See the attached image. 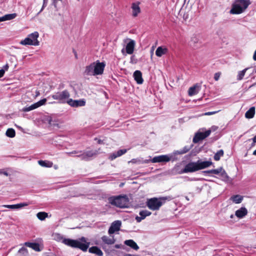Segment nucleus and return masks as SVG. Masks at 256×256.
I'll return each mask as SVG.
<instances>
[{
  "label": "nucleus",
  "instance_id": "f257e3e1",
  "mask_svg": "<svg viewBox=\"0 0 256 256\" xmlns=\"http://www.w3.org/2000/svg\"><path fill=\"white\" fill-rule=\"evenodd\" d=\"M212 162L211 161L198 160L196 162H192L187 164L183 170V172L185 173L192 172L207 168L212 165Z\"/></svg>",
  "mask_w": 256,
  "mask_h": 256
},
{
  "label": "nucleus",
  "instance_id": "f03ea898",
  "mask_svg": "<svg viewBox=\"0 0 256 256\" xmlns=\"http://www.w3.org/2000/svg\"><path fill=\"white\" fill-rule=\"evenodd\" d=\"M62 242L67 246L78 248L83 251H86L90 246V242H88L84 237L76 240L64 238L62 240Z\"/></svg>",
  "mask_w": 256,
  "mask_h": 256
},
{
  "label": "nucleus",
  "instance_id": "7ed1b4c3",
  "mask_svg": "<svg viewBox=\"0 0 256 256\" xmlns=\"http://www.w3.org/2000/svg\"><path fill=\"white\" fill-rule=\"evenodd\" d=\"M105 64L104 62H93L86 66L84 72L89 76H96L103 73Z\"/></svg>",
  "mask_w": 256,
  "mask_h": 256
},
{
  "label": "nucleus",
  "instance_id": "20e7f679",
  "mask_svg": "<svg viewBox=\"0 0 256 256\" xmlns=\"http://www.w3.org/2000/svg\"><path fill=\"white\" fill-rule=\"evenodd\" d=\"M250 4L249 0H236L233 3L230 12L234 14H242Z\"/></svg>",
  "mask_w": 256,
  "mask_h": 256
},
{
  "label": "nucleus",
  "instance_id": "39448f33",
  "mask_svg": "<svg viewBox=\"0 0 256 256\" xmlns=\"http://www.w3.org/2000/svg\"><path fill=\"white\" fill-rule=\"evenodd\" d=\"M193 3L190 0H184V4L180 10V14L183 16L185 20H189L192 16V10Z\"/></svg>",
  "mask_w": 256,
  "mask_h": 256
},
{
  "label": "nucleus",
  "instance_id": "423d86ee",
  "mask_svg": "<svg viewBox=\"0 0 256 256\" xmlns=\"http://www.w3.org/2000/svg\"><path fill=\"white\" fill-rule=\"evenodd\" d=\"M109 202L119 208H126L129 204V199L126 195L111 197L108 198Z\"/></svg>",
  "mask_w": 256,
  "mask_h": 256
},
{
  "label": "nucleus",
  "instance_id": "0eeeda50",
  "mask_svg": "<svg viewBox=\"0 0 256 256\" xmlns=\"http://www.w3.org/2000/svg\"><path fill=\"white\" fill-rule=\"evenodd\" d=\"M39 34L38 32H34L28 36L24 40H22L20 44L24 46H38L40 44V42L38 40Z\"/></svg>",
  "mask_w": 256,
  "mask_h": 256
},
{
  "label": "nucleus",
  "instance_id": "6e6552de",
  "mask_svg": "<svg viewBox=\"0 0 256 256\" xmlns=\"http://www.w3.org/2000/svg\"><path fill=\"white\" fill-rule=\"evenodd\" d=\"M164 200V198H152L147 200L146 205L150 210H156L160 209Z\"/></svg>",
  "mask_w": 256,
  "mask_h": 256
},
{
  "label": "nucleus",
  "instance_id": "1a4fd4ad",
  "mask_svg": "<svg viewBox=\"0 0 256 256\" xmlns=\"http://www.w3.org/2000/svg\"><path fill=\"white\" fill-rule=\"evenodd\" d=\"M124 42L126 44V49H122V52L124 55L126 54V52L128 54H131L134 52L136 42L134 40L126 38L124 40Z\"/></svg>",
  "mask_w": 256,
  "mask_h": 256
},
{
  "label": "nucleus",
  "instance_id": "9d476101",
  "mask_svg": "<svg viewBox=\"0 0 256 256\" xmlns=\"http://www.w3.org/2000/svg\"><path fill=\"white\" fill-rule=\"evenodd\" d=\"M70 94L66 90H64L60 92H58L52 96V98L54 100H58L62 102H66L69 100Z\"/></svg>",
  "mask_w": 256,
  "mask_h": 256
},
{
  "label": "nucleus",
  "instance_id": "9b49d317",
  "mask_svg": "<svg viewBox=\"0 0 256 256\" xmlns=\"http://www.w3.org/2000/svg\"><path fill=\"white\" fill-rule=\"evenodd\" d=\"M46 98H44L39 102L31 105L30 106L25 107L22 109V112H27L34 110L46 104Z\"/></svg>",
  "mask_w": 256,
  "mask_h": 256
},
{
  "label": "nucleus",
  "instance_id": "f8f14e48",
  "mask_svg": "<svg viewBox=\"0 0 256 256\" xmlns=\"http://www.w3.org/2000/svg\"><path fill=\"white\" fill-rule=\"evenodd\" d=\"M121 224L122 222L120 220H116L113 222L108 230V234H112L118 232L120 230Z\"/></svg>",
  "mask_w": 256,
  "mask_h": 256
},
{
  "label": "nucleus",
  "instance_id": "ddd939ff",
  "mask_svg": "<svg viewBox=\"0 0 256 256\" xmlns=\"http://www.w3.org/2000/svg\"><path fill=\"white\" fill-rule=\"evenodd\" d=\"M211 132L210 130H208L204 132H198L196 134L193 138V142L194 143L198 142L199 140L204 139L208 136Z\"/></svg>",
  "mask_w": 256,
  "mask_h": 256
},
{
  "label": "nucleus",
  "instance_id": "4468645a",
  "mask_svg": "<svg viewBox=\"0 0 256 256\" xmlns=\"http://www.w3.org/2000/svg\"><path fill=\"white\" fill-rule=\"evenodd\" d=\"M98 154V150H90L78 154V156L81 157L82 160H88L90 158L96 156Z\"/></svg>",
  "mask_w": 256,
  "mask_h": 256
},
{
  "label": "nucleus",
  "instance_id": "2eb2a0df",
  "mask_svg": "<svg viewBox=\"0 0 256 256\" xmlns=\"http://www.w3.org/2000/svg\"><path fill=\"white\" fill-rule=\"evenodd\" d=\"M170 160V158L166 155H162L154 157L152 160V162H168Z\"/></svg>",
  "mask_w": 256,
  "mask_h": 256
},
{
  "label": "nucleus",
  "instance_id": "dca6fc26",
  "mask_svg": "<svg viewBox=\"0 0 256 256\" xmlns=\"http://www.w3.org/2000/svg\"><path fill=\"white\" fill-rule=\"evenodd\" d=\"M152 214V212L148 210H143L140 212L139 216H136V220L137 222H140L142 220H144L147 216H149Z\"/></svg>",
  "mask_w": 256,
  "mask_h": 256
},
{
  "label": "nucleus",
  "instance_id": "f3484780",
  "mask_svg": "<svg viewBox=\"0 0 256 256\" xmlns=\"http://www.w3.org/2000/svg\"><path fill=\"white\" fill-rule=\"evenodd\" d=\"M28 204H29L27 202H23L12 205H3L2 206L11 209H18L24 206H26Z\"/></svg>",
  "mask_w": 256,
  "mask_h": 256
},
{
  "label": "nucleus",
  "instance_id": "a211bd4d",
  "mask_svg": "<svg viewBox=\"0 0 256 256\" xmlns=\"http://www.w3.org/2000/svg\"><path fill=\"white\" fill-rule=\"evenodd\" d=\"M68 103L72 106H83L85 104V102L84 100H72V99H70L69 100H68Z\"/></svg>",
  "mask_w": 256,
  "mask_h": 256
},
{
  "label": "nucleus",
  "instance_id": "6ab92c4d",
  "mask_svg": "<svg viewBox=\"0 0 256 256\" xmlns=\"http://www.w3.org/2000/svg\"><path fill=\"white\" fill-rule=\"evenodd\" d=\"M126 152V150H120L116 152L111 154L109 156V159L110 160H112L116 158L117 157L120 156L125 154Z\"/></svg>",
  "mask_w": 256,
  "mask_h": 256
},
{
  "label": "nucleus",
  "instance_id": "aec40b11",
  "mask_svg": "<svg viewBox=\"0 0 256 256\" xmlns=\"http://www.w3.org/2000/svg\"><path fill=\"white\" fill-rule=\"evenodd\" d=\"M248 214V210L246 208L242 207L236 210L235 215L238 218H242Z\"/></svg>",
  "mask_w": 256,
  "mask_h": 256
},
{
  "label": "nucleus",
  "instance_id": "412c9836",
  "mask_svg": "<svg viewBox=\"0 0 256 256\" xmlns=\"http://www.w3.org/2000/svg\"><path fill=\"white\" fill-rule=\"evenodd\" d=\"M168 52V50L164 46H158L156 51V54L158 57H161L166 54Z\"/></svg>",
  "mask_w": 256,
  "mask_h": 256
},
{
  "label": "nucleus",
  "instance_id": "4be33fe9",
  "mask_svg": "<svg viewBox=\"0 0 256 256\" xmlns=\"http://www.w3.org/2000/svg\"><path fill=\"white\" fill-rule=\"evenodd\" d=\"M134 77L138 84H142L144 80L142 78V74L140 70H136L134 72Z\"/></svg>",
  "mask_w": 256,
  "mask_h": 256
},
{
  "label": "nucleus",
  "instance_id": "5701e85b",
  "mask_svg": "<svg viewBox=\"0 0 256 256\" xmlns=\"http://www.w3.org/2000/svg\"><path fill=\"white\" fill-rule=\"evenodd\" d=\"M103 242L107 244H112L115 242V239L113 236L110 237L104 236L102 238Z\"/></svg>",
  "mask_w": 256,
  "mask_h": 256
},
{
  "label": "nucleus",
  "instance_id": "b1692460",
  "mask_svg": "<svg viewBox=\"0 0 256 256\" xmlns=\"http://www.w3.org/2000/svg\"><path fill=\"white\" fill-rule=\"evenodd\" d=\"M24 245L26 246L32 248L36 252H40L41 250L40 245L38 243L26 242L24 243Z\"/></svg>",
  "mask_w": 256,
  "mask_h": 256
},
{
  "label": "nucleus",
  "instance_id": "393cba45",
  "mask_svg": "<svg viewBox=\"0 0 256 256\" xmlns=\"http://www.w3.org/2000/svg\"><path fill=\"white\" fill-rule=\"evenodd\" d=\"M243 196L239 194H236L232 196L230 198V200H232L234 203L240 204L243 200Z\"/></svg>",
  "mask_w": 256,
  "mask_h": 256
},
{
  "label": "nucleus",
  "instance_id": "a878e982",
  "mask_svg": "<svg viewBox=\"0 0 256 256\" xmlns=\"http://www.w3.org/2000/svg\"><path fill=\"white\" fill-rule=\"evenodd\" d=\"M88 251L98 256H103L102 252L100 250V248H99L97 246H92V247L90 248H89Z\"/></svg>",
  "mask_w": 256,
  "mask_h": 256
},
{
  "label": "nucleus",
  "instance_id": "bb28decb",
  "mask_svg": "<svg viewBox=\"0 0 256 256\" xmlns=\"http://www.w3.org/2000/svg\"><path fill=\"white\" fill-rule=\"evenodd\" d=\"M124 244L135 250H138L139 248L137 244L132 240H125Z\"/></svg>",
  "mask_w": 256,
  "mask_h": 256
},
{
  "label": "nucleus",
  "instance_id": "cd10ccee",
  "mask_svg": "<svg viewBox=\"0 0 256 256\" xmlns=\"http://www.w3.org/2000/svg\"><path fill=\"white\" fill-rule=\"evenodd\" d=\"M16 14H8L0 18V22L11 20L14 18Z\"/></svg>",
  "mask_w": 256,
  "mask_h": 256
},
{
  "label": "nucleus",
  "instance_id": "c85d7f7f",
  "mask_svg": "<svg viewBox=\"0 0 256 256\" xmlns=\"http://www.w3.org/2000/svg\"><path fill=\"white\" fill-rule=\"evenodd\" d=\"M255 114V108H250L245 114V116L247 118H252L254 116Z\"/></svg>",
  "mask_w": 256,
  "mask_h": 256
},
{
  "label": "nucleus",
  "instance_id": "c756f323",
  "mask_svg": "<svg viewBox=\"0 0 256 256\" xmlns=\"http://www.w3.org/2000/svg\"><path fill=\"white\" fill-rule=\"evenodd\" d=\"M38 164L46 168H51L52 166V162L49 161L40 160L38 161Z\"/></svg>",
  "mask_w": 256,
  "mask_h": 256
},
{
  "label": "nucleus",
  "instance_id": "7c9ffc66",
  "mask_svg": "<svg viewBox=\"0 0 256 256\" xmlns=\"http://www.w3.org/2000/svg\"><path fill=\"white\" fill-rule=\"evenodd\" d=\"M198 86H194L190 87L188 91V94L190 96L195 95L198 93Z\"/></svg>",
  "mask_w": 256,
  "mask_h": 256
},
{
  "label": "nucleus",
  "instance_id": "2f4dec72",
  "mask_svg": "<svg viewBox=\"0 0 256 256\" xmlns=\"http://www.w3.org/2000/svg\"><path fill=\"white\" fill-rule=\"evenodd\" d=\"M132 16H136L140 12V8L136 4H133L132 6Z\"/></svg>",
  "mask_w": 256,
  "mask_h": 256
},
{
  "label": "nucleus",
  "instance_id": "473e14b6",
  "mask_svg": "<svg viewBox=\"0 0 256 256\" xmlns=\"http://www.w3.org/2000/svg\"><path fill=\"white\" fill-rule=\"evenodd\" d=\"M248 70H249L248 68H246L243 70H242L239 71L238 72V75H237V80H241L243 78L246 72Z\"/></svg>",
  "mask_w": 256,
  "mask_h": 256
},
{
  "label": "nucleus",
  "instance_id": "72a5a7b5",
  "mask_svg": "<svg viewBox=\"0 0 256 256\" xmlns=\"http://www.w3.org/2000/svg\"><path fill=\"white\" fill-rule=\"evenodd\" d=\"M36 216L40 220H44L48 217V214L46 212H39L36 214Z\"/></svg>",
  "mask_w": 256,
  "mask_h": 256
},
{
  "label": "nucleus",
  "instance_id": "f704fd0d",
  "mask_svg": "<svg viewBox=\"0 0 256 256\" xmlns=\"http://www.w3.org/2000/svg\"><path fill=\"white\" fill-rule=\"evenodd\" d=\"M220 176H221L222 180L224 181L227 182L229 180V176L227 174L226 171L223 169V168L221 172H220Z\"/></svg>",
  "mask_w": 256,
  "mask_h": 256
},
{
  "label": "nucleus",
  "instance_id": "c9c22d12",
  "mask_svg": "<svg viewBox=\"0 0 256 256\" xmlns=\"http://www.w3.org/2000/svg\"><path fill=\"white\" fill-rule=\"evenodd\" d=\"M222 167H220L218 169H214V170H209L204 171L203 172L204 173H212V174H220V172L222 171Z\"/></svg>",
  "mask_w": 256,
  "mask_h": 256
},
{
  "label": "nucleus",
  "instance_id": "e433bc0d",
  "mask_svg": "<svg viewBox=\"0 0 256 256\" xmlns=\"http://www.w3.org/2000/svg\"><path fill=\"white\" fill-rule=\"evenodd\" d=\"M6 134L9 138H14L16 135V132L14 129L8 128L7 130Z\"/></svg>",
  "mask_w": 256,
  "mask_h": 256
},
{
  "label": "nucleus",
  "instance_id": "4c0bfd02",
  "mask_svg": "<svg viewBox=\"0 0 256 256\" xmlns=\"http://www.w3.org/2000/svg\"><path fill=\"white\" fill-rule=\"evenodd\" d=\"M224 155V151L222 150H220L218 151L214 156V160L218 161L219 160L220 157Z\"/></svg>",
  "mask_w": 256,
  "mask_h": 256
},
{
  "label": "nucleus",
  "instance_id": "58836bf2",
  "mask_svg": "<svg viewBox=\"0 0 256 256\" xmlns=\"http://www.w3.org/2000/svg\"><path fill=\"white\" fill-rule=\"evenodd\" d=\"M149 162L148 160H146L144 161H142L140 159H132L130 161L128 162V163L132 162V163H148Z\"/></svg>",
  "mask_w": 256,
  "mask_h": 256
},
{
  "label": "nucleus",
  "instance_id": "ea45409f",
  "mask_svg": "<svg viewBox=\"0 0 256 256\" xmlns=\"http://www.w3.org/2000/svg\"><path fill=\"white\" fill-rule=\"evenodd\" d=\"M221 76V72H218L214 74V79L216 81H218L220 76Z\"/></svg>",
  "mask_w": 256,
  "mask_h": 256
},
{
  "label": "nucleus",
  "instance_id": "a19ab883",
  "mask_svg": "<svg viewBox=\"0 0 256 256\" xmlns=\"http://www.w3.org/2000/svg\"><path fill=\"white\" fill-rule=\"evenodd\" d=\"M189 150V148H184L182 151L178 152L180 154H184L186 153Z\"/></svg>",
  "mask_w": 256,
  "mask_h": 256
},
{
  "label": "nucleus",
  "instance_id": "79ce46f5",
  "mask_svg": "<svg viewBox=\"0 0 256 256\" xmlns=\"http://www.w3.org/2000/svg\"><path fill=\"white\" fill-rule=\"evenodd\" d=\"M217 112H207L204 114V115L205 116H210L214 114H215Z\"/></svg>",
  "mask_w": 256,
  "mask_h": 256
},
{
  "label": "nucleus",
  "instance_id": "37998d69",
  "mask_svg": "<svg viewBox=\"0 0 256 256\" xmlns=\"http://www.w3.org/2000/svg\"><path fill=\"white\" fill-rule=\"evenodd\" d=\"M4 70H0V78L4 76Z\"/></svg>",
  "mask_w": 256,
  "mask_h": 256
},
{
  "label": "nucleus",
  "instance_id": "c03bdc74",
  "mask_svg": "<svg viewBox=\"0 0 256 256\" xmlns=\"http://www.w3.org/2000/svg\"><path fill=\"white\" fill-rule=\"evenodd\" d=\"M255 143H256V136L253 138V144H252V146H254Z\"/></svg>",
  "mask_w": 256,
  "mask_h": 256
},
{
  "label": "nucleus",
  "instance_id": "a18cd8bd",
  "mask_svg": "<svg viewBox=\"0 0 256 256\" xmlns=\"http://www.w3.org/2000/svg\"><path fill=\"white\" fill-rule=\"evenodd\" d=\"M253 59L254 60H256V50H255V52H254V56H253Z\"/></svg>",
  "mask_w": 256,
  "mask_h": 256
},
{
  "label": "nucleus",
  "instance_id": "49530a36",
  "mask_svg": "<svg viewBox=\"0 0 256 256\" xmlns=\"http://www.w3.org/2000/svg\"><path fill=\"white\" fill-rule=\"evenodd\" d=\"M4 68L5 70H8V64H6L4 66Z\"/></svg>",
  "mask_w": 256,
  "mask_h": 256
},
{
  "label": "nucleus",
  "instance_id": "de8ad7c7",
  "mask_svg": "<svg viewBox=\"0 0 256 256\" xmlns=\"http://www.w3.org/2000/svg\"><path fill=\"white\" fill-rule=\"evenodd\" d=\"M26 250V248H21L19 250L18 252H20L22 251V250Z\"/></svg>",
  "mask_w": 256,
  "mask_h": 256
},
{
  "label": "nucleus",
  "instance_id": "09e8293b",
  "mask_svg": "<svg viewBox=\"0 0 256 256\" xmlns=\"http://www.w3.org/2000/svg\"><path fill=\"white\" fill-rule=\"evenodd\" d=\"M2 174L6 176H8V173L6 172H4Z\"/></svg>",
  "mask_w": 256,
  "mask_h": 256
},
{
  "label": "nucleus",
  "instance_id": "8fccbe9b",
  "mask_svg": "<svg viewBox=\"0 0 256 256\" xmlns=\"http://www.w3.org/2000/svg\"><path fill=\"white\" fill-rule=\"evenodd\" d=\"M154 50V47L153 46V47L152 48V50H151V56H152V54H153Z\"/></svg>",
  "mask_w": 256,
  "mask_h": 256
},
{
  "label": "nucleus",
  "instance_id": "3c124183",
  "mask_svg": "<svg viewBox=\"0 0 256 256\" xmlns=\"http://www.w3.org/2000/svg\"><path fill=\"white\" fill-rule=\"evenodd\" d=\"M115 246V248H120V246H119V245H118V244H116V245H115V246Z\"/></svg>",
  "mask_w": 256,
  "mask_h": 256
},
{
  "label": "nucleus",
  "instance_id": "603ef678",
  "mask_svg": "<svg viewBox=\"0 0 256 256\" xmlns=\"http://www.w3.org/2000/svg\"><path fill=\"white\" fill-rule=\"evenodd\" d=\"M98 144H102V141L100 140H98Z\"/></svg>",
  "mask_w": 256,
  "mask_h": 256
},
{
  "label": "nucleus",
  "instance_id": "864d4df0",
  "mask_svg": "<svg viewBox=\"0 0 256 256\" xmlns=\"http://www.w3.org/2000/svg\"><path fill=\"white\" fill-rule=\"evenodd\" d=\"M36 96H37L40 95V92H36Z\"/></svg>",
  "mask_w": 256,
  "mask_h": 256
},
{
  "label": "nucleus",
  "instance_id": "5fc2aeb1",
  "mask_svg": "<svg viewBox=\"0 0 256 256\" xmlns=\"http://www.w3.org/2000/svg\"><path fill=\"white\" fill-rule=\"evenodd\" d=\"M253 154L256 156V150L254 151Z\"/></svg>",
  "mask_w": 256,
  "mask_h": 256
},
{
  "label": "nucleus",
  "instance_id": "6e6d98bb",
  "mask_svg": "<svg viewBox=\"0 0 256 256\" xmlns=\"http://www.w3.org/2000/svg\"><path fill=\"white\" fill-rule=\"evenodd\" d=\"M49 124H50V125L52 124H51V120H49Z\"/></svg>",
  "mask_w": 256,
  "mask_h": 256
},
{
  "label": "nucleus",
  "instance_id": "4d7b16f0",
  "mask_svg": "<svg viewBox=\"0 0 256 256\" xmlns=\"http://www.w3.org/2000/svg\"><path fill=\"white\" fill-rule=\"evenodd\" d=\"M44 6V5L43 6L42 8L41 9L40 12L42 10Z\"/></svg>",
  "mask_w": 256,
  "mask_h": 256
},
{
  "label": "nucleus",
  "instance_id": "13d9d810",
  "mask_svg": "<svg viewBox=\"0 0 256 256\" xmlns=\"http://www.w3.org/2000/svg\"><path fill=\"white\" fill-rule=\"evenodd\" d=\"M123 184H121L120 186H123Z\"/></svg>",
  "mask_w": 256,
  "mask_h": 256
},
{
  "label": "nucleus",
  "instance_id": "bf43d9fd",
  "mask_svg": "<svg viewBox=\"0 0 256 256\" xmlns=\"http://www.w3.org/2000/svg\"><path fill=\"white\" fill-rule=\"evenodd\" d=\"M254 86H251L250 87V88H253Z\"/></svg>",
  "mask_w": 256,
  "mask_h": 256
},
{
  "label": "nucleus",
  "instance_id": "052dcab7",
  "mask_svg": "<svg viewBox=\"0 0 256 256\" xmlns=\"http://www.w3.org/2000/svg\"><path fill=\"white\" fill-rule=\"evenodd\" d=\"M232 217H233V216H232H232H230V218H232Z\"/></svg>",
  "mask_w": 256,
  "mask_h": 256
},
{
  "label": "nucleus",
  "instance_id": "680f3d73",
  "mask_svg": "<svg viewBox=\"0 0 256 256\" xmlns=\"http://www.w3.org/2000/svg\"><path fill=\"white\" fill-rule=\"evenodd\" d=\"M46 0H44V2H45Z\"/></svg>",
  "mask_w": 256,
  "mask_h": 256
},
{
  "label": "nucleus",
  "instance_id": "e2e57ef3",
  "mask_svg": "<svg viewBox=\"0 0 256 256\" xmlns=\"http://www.w3.org/2000/svg\"><path fill=\"white\" fill-rule=\"evenodd\" d=\"M78 1H79L80 0H77Z\"/></svg>",
  "mask_w": 256,
  "mask_h": 256
}]
</instances>
